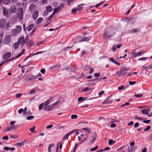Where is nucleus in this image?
<instances>
[{
  "label": "nucleus",
  "instance_id": "obj_1",
  "mask_svg": "<svg viewBox=\"0 0 152 152\" xmlns=\"http://www.w3.org/2000/svg\"><path fill=\"white\" fill-rule=\"evenodd\" d=\"M23 10L22 7H21L18 9L17 13L18 17L20 20H22L23 18Z\"/></svg>",
  "mask_w": 152,
  "mask_h": 152
},
{
  "label": "nucleus",
  "instance_id": "obj_2",
  "mask_svg": "<svg viewBox=\"0 0 152 152\" xmlns=\"http://www.w3.org/2000/svg\"><path fill=\"white\" fill-rule=\"evenodd\" d=\"M73 67L70 66H66L64 68H63L62 70V71H64L66 70L68 71V72H75L76 71L77 68L76 67H75V68H73Z\"/></svg>",
  "mask_w": 152,
  "mask_h": 152
},
{
  "label": "nucleus",
  "instance_id": "obj_3",
  "mask_svg": "<svg viewBox=\"0 0 152 152\" xmlns=\"http://www.w3.org/2000/svg\"><path fill=\"white\" fill-rule=\"evenodd\" d=\"M114 34V33L113 34H111L109 31H106L104 34L103 38L104 39H109L111 38L113 34Z\"/></svg>",
  "mask_w": 152,
  "mask_h": 152
},
{
  "label": "nucleus",
  "instance_id": "obj_4",
  "mask_svg": "<svg viewBox=\"0 0 152 152\" xmlns=\"http://www.w3.org/2000/svg\"><path fill=\"white\" fill-rule=\"evenodd\" d=\"M11 36L10 35L6 36L4 38L3 42L4 44H8L11 42Z\"/></svg>",
  "mask_w": 152,
  "mask_h": 152
},
{
  "label": "nucleus",
  "instance_id": "obj_5",
  "mask_svg": "<svg viewBox=\"0 0 152 152\" xmlns=\"http://www.w3.org/2000/svg\"><path fill=\"white\" fill-rule=\"evenodd\" d=\"M37 78V76H34L32 74L28 76L26 80H23V81L26 80L27 81H34Z\"/></svg>",
  "mask_w": 152,
  "mask_h": 152
},
{
  "label": "nucleus",
  "instance_id": "obj_6",
  "mask_svg": "<svg viewBox=\"0 0 152 152\" xmlns=\"http://www.w3.org/2000/svg\"><path fill=\"white\" fill-rule=\"evenodd\" d=\"M97 137V135L96 134L95 132H94L93 134V135H92L90 139V143L89 144H88V145H89V144L90 143H94V142L95 141Z\"/></svg>",
  "mask_w": 152,
  "mask_h": 152
},
{
  "label": "nucleus",
  "instance_id": "obj_7",
  "mask_svg": "<svg viewBox=\"0 0 152 152\" xmlns=\"http://www.w3.org/2000/svg\"><path fill=\"white\" fill-rule=\"evenodd\" d=\"M6 22V20L4 19H2L0 20V28H3L4 27Z\"/></svg>",
  "mask_w": 152,
  "mask_h": 152
},
{
  "label": "nucleus",
  "instance_id": "obj_8",
  "mask_svg": "<svg viewBox=\"0 0 152 152\" xmlns=\"http://www.w3.org/2000/svg\"><path fill=\"white\" fill-rule=\"evenodd\" d=\"M11 56V53L9 52H7L4 55L3 58L4 59L7 60Z\"/></svg>",
  "mask_w": 152,
  "mask_h": 152
},
{
  "label": "nucleus",
  "instance_id": "obj_9",
  "mask_svg": "<svg viewBox=\"0 0 152 152\" xmlns=\"http://www.w3.org/2000/svg\"><path fill=\"white\" fill-rule=\"evenodd\" d=\"M19 44L23 45L25 43V39L23 37H21L18 40V42Z\"/></svg>",
  "mask_w": 152,
  "mask_h": 152
},
{
  "label": "nucleus",
  "instance_id": "obj_10",
  "mask_svg": "<svg viewBox=\"0 0 152 152\" xmlns=\"http://www.w3.org/2000/svg\"><path fill=\"white\" fill-rule=\"evenodd\" d=\"M91 37L88 36L83 37L80 40V42H82L84 41H88L90 39Z\"/></svg>",
  "mask_w": 152,
  "mask_h": 152
},
{
  "label": "nucleus",
  "instance_id": "obj_11",
  "mask_svg": "<svg viewBox=\"0 0 152 152\" xmlns=\"http://www.w3.org/2000/svg\"><path fill=\"white\" fill-rule=\"evenodd\" d=\"M18 33L16 29H14L11 30V35L13 36H16Z\"/></svg>",
  "mask_w": 152,
  "mask_h": 152
},
{
  "label": "nucleus",
  "instance_id": "obj_12",
  "mask_svg": "<svg viewBox=\"0 0 152 152\" xmlns=\"http://www.w3.org/2000/svg\"><path fill=\"white\" fill-rule=\"evenodd\" d=\"M36 6L34 4H31L30 5L29 7L30 11V12H32L33 10H35L36 9Z\"/></svg>",
  "mask_w": 152,
  "mask_h": 152
},
{
  "label": "nucleus",
  "instance_id": "obj_13",
  "mask_svg": "<svg viewBox=\"0 0 152 152\" xmlns=\"http://www.w3.org/2000/svg\"><path fill=\"white\" fill-rule=\"evenodd\" d=\"M38 14V12L37 11L34 12L32 15L33 18L34 20H35L37 18Z\"/></svg>",
  "mask_w": 152,
  "mask_h": 152
},
{
  "label": "nucleus",
  "instance_id": "obj_14",
  "mask_svg": "<svg viewBox=\"0 0 152 152\" xmlns=\"http://www.w3.org/2000/svg\"><path fill=\"white\" fill-rule=\"evenodd\" d=\"M122 20L123 21H126L129 23H131L132 21H133L134 20V19L133 18H123L122 19Z\"/></svg>",
  "mask_w": 152,
  "mask_h": 152
},
{
  "label": "nucleus",
  "instance_id": "obj_15",
  "mask_svg": "<svg viewBox=\"0 0 152 152\" xmlns=\"http://www.w3.org/2000/svg\"><path fill=\"white\" fill-rule=\"evenodd\" d=\"M10 2V0H0V4L2 3L5 5L8 4Z\"/></svg>",
  "mask_w": 152,
  "mask_h": 152
},
{
  "label": "nucleus",
  "instance_id": "obj_16",
  "mask_svg": "<svg viewBox=\"0 0 152 152\" xmlns=\"http://www.w3.org/2000/svg\"><path fill=\"white\" fill-rule=\"evenodd\" d=\"M34 26V23H32L28 27H27V30L28 31L31 30L32 29Z\"/></svg>",
  "mask_w": 152,
  "mask_h": 152
},
{
  "label": "nucleus",
  "instance_id": "obj_17",
  "mask_svg": "<svg viewBox=\"0 0 152 152\" xmlns=\"http://www.w3.org/2000/svg\"><path fill=\"white\" fill-rule=\"evenodd\" d=\"M113 101V100L112 99H106L102 103V104L111 103Z\"/></svg>",
  "mask_w": 152,
  "mask_h": 152
},
{
  "label": "nucleus",
  "instance_id": "obj_18",
  "mask_svg": "<svg viewBox=\"0 0 152 152\" xmlns=\"http://www.w3.org/2000/svg\"><path fill=\"white\" fill-rule=\"evenodd\" d=\"M25 142L26 141L24 140L23 141L21 142H18L16 143L15 145L22 146L25 144Z\"/></svg>",
  "mask_w": 152,
  "mask_h": 152
},
{
  "label": "nucleus",
  "instance_id": "obj_19",
  "mask_svg": "<svg viewBox=\"0 0 152 152\" xmlns=\"http://www.w3.org/2000/svg\"><path fill=\"white\" fill-rule=\"evenodd\" d=\"M10 11L12 13L15 12L16 10V9L15 6H11L10 7Z\"/></svg>",
  "mask_w": 152,
  "mask_h": 152
},
{
  "label": "nucleus",
  "instance_id": "obj_20",
  "mask_svg": "<svg viewBox=\"0 0 152 152\" xmlns=\"http://www.w3.org/2000/svg\"><path fill=\"white\" fill-rule=\"evenodd\" d=\"M16 30H17L18 32L19 33L21 32L22 30V27L18 25L16 26Z\"/></svg>",
  "mask_w": 152,
  "mask_h": 152
},
{
  "label": "nucleus",
  "instance_id": "obj_21",
  "mask_svg": "<svg viewBox=\"0 0 152 152\" xmlns=\"http://www.w3.org/2000/svg\"><path fill=\"white\" fill-rule=\"evenodd\" d=\"M46 10L48 12H51L53 10V8L52 7L50 6H48L46 7Z\"/></svg>",
  "mask_w": 152,
  "mask_h": 152
},
{
  "label": "nucleus",
  "instance_id": "obj_22",
  "mask_svg": "<svg viewBox=\"0 0 152 152\" xmlns=\"http://www.w3.org/2000/svg\"><path fill=\"white\" fill-rule=\"evenodd\" d=\"M3 14L5 16H7L8 14V11L7 9L4 7L3 8Z\"/></svg>",
  "mask_w": 152,
  "mask_h": 152
},
{
  "label": "nucleus",
  "instance_id": "obj_23",
  "mask_svg": "<svg viewBox=\"0 0 152 152\" xmlns=\"http://www.w3.org/2000/svg\"><path fill=\"white\" fill-rule=\"evenodd\" d=\"M43 20V18L41 17L38 18L36 22V24H38L40 23Z\"/></svg>",
  "mask_w": 152,
  "mask_h": 152
},
{
  "label": "nucleus",
  "instance_id": "obj_24",
  "mask_svg": "<svg viewBox=\"0 0 152 152\" xmlns=\"http://www.w3.org/2000/svg\"><path fill=\"white\" fill-rule=\"evenodd\" d=\"M19 44L18 42H16L13 44L14 48L15 50L17 49L18 47Z\"/></svg>",
  "mask_w": 152,
  "mask_h": 152
},
{
  "label": "nucleus",
  "instance_id": "obj_25",
  "mask_svg": "<svg viewBox=\"0 0 152 152\" xmlns=\"http://www.w3.org/2000/svg\"><path fill=\"white\" fill-rule=\"evenodd\" d=\"M124 69V68L123 67H121L120 69V70L121 71L122 75H125L126 73L125 71H127L128 70V69L125 70Z\"/></svg>",
  "mask_w": 152,
  "mask_h": 152
},
{
  "label": "nucleus",
  "instance_id": "obj_26",
  "mask_svg": "<svg viewBox=\"0 0 152 152\" xmlns=\"http://www.w3.org/2000/svg\"><path fill=\"white\" fill-rule=\"evenodd\" d=\"M115 141H114L112 139H110L109 140L108 144L109 145H113L115 143Z\"/></svg>",
  "mask_w": 152,
  "mask_h": 152
},
{
  "label": "nucleus",
  "instance_id": "obj_27",
  "mask_svg": "<svg viewBox=\"0 0 152 152\" xmlns=\"http://www.w3.org/2000/svg\"><path fill=\"white\" fill-rule=\"evenodd\" d=\"M72 47V46L71 47H67L65 48L63 50V51H68L70 50V49Z\"/></svg>",
  "mask_w": 152,
  "mask_h": 152
},
{
  "label": "nucleus",
  "instance_id": "obj_28",
  "mask_svg": "<svg viewBox=\"0 0 152 152\" xmlns=\"http://www.w3.org/2000/svg\"><path fill=\"white\" fill-rule=\"evenodd\" d=\"M52 98V97H51L50 99L48 100H47L44 103V106H48V105L49 104L50 101L51 100V99Z\"/></svg>",
  "mask_w": 152,
  "mask_h": 152
},
{
  "label": "nucleus",
  "instance_id": "obj_29",
  "mask_svg": "<svg viewBox=\"0 0 152 152\" xmlns=\"http://www.w3.org/2000/svg\"><path fill=\"white\" fill-rule=\"evenodd\" d=\"M64 5V4H60V5L58 6L57 8L59 10H61V9L63 8Z\"/></svg>",
  "mask_w": 152,
  "mask_h": 152
},
{
  "label": "nucleus",
  "instance_id": "obj_30",
  "mask_svg": "<svg viewBox=\"0 0 152 152\" xmlns=\"http://www.w3.org/2000/svg\"><path fill=\"white\" fill-rule=\"evenodd\" d=\"M82 129L83 130L87 131L89 133H91V131L90 129L88 128H85Z\"/></svg>",
  "mask_w": 152,
  "mask_h": 152
},
{
  "label": "nucleus",
  "instance_id": "obj_31",
  "mask_svg": "<svg viewBox=\"0 0 152 152\" xmlns=\"http://www.w3.org/2000/svg\"><path fill=\"white\" fill-rule=\"evenodd\" d=\"M134 96L137 98H140L142 96V94H135L134 95Z\"/></svg>",
  "mask_w": 152,
  "mask_h": 152
},
{
  "label": "nucleus",
  "instance_id": "obj_32",
  "mask_svg": "<svg viewBox=\"0 0 152 152\" xmlns=\"http://www.w3.org/2000/svg\"><path fill=\"white\" fill-rule=\"evenodd\" d=\"M35 126H34L32 128H31L29 130L30 131L33 133H35L36 132L34 131V129H35Z\"/></svg>",
  "mask_w": 152,
  "mask_h": 152
},
{
  "label": "nucleus",
  "instance_id": "obj_33",
  "mask_svg": "<svg viewBox=\"0 0 152 152\" xmlns=\"http://www.w3.org/2000/svg\"><path fill=\"white\" fill-rule=\"evenodd\" d=\"M141 113L143 114H148V111H147L146 109H143L141 110Z\"/></svg>",
  "mask_w": 152,
  "mask_h": 152
},
{
  "label": "nucleus",
  "instance_id": "obj_34",
  "mask_svg": "<svg viewBox=\"0 0 152 152\" xmlns=\"http://www.w3.org/2000/svg\"><path fill=\"white\" fill-rule=\"evenodd\" d=\"M98 146L96 145L94 148H92L90 149V151H93L96 150L98 148Z\"/></svg>",
  "mask_w": 152,
  "mask_h": 152
},
{
  "label": "nucleus",
  "instance_id": "obj_35",
  "mask_svg": "<svg viewBox=\"0 0 152 152\" xmlns=\"http://www.w3.org/2000/svg\"><path fill=\"white\" fill-rule=\"evenodd\" d=\"M36 93V91L34 90H31L29 93V94L30 95L35 94Z\"/></svg>",
  "mask_w": 152,
  "mask_h": 152
},
{
  "label": "nucleus",
  "instance_id": "obj_36",
  "mask_svg": "<svg viewBox=\"0 0 152 152\" xmlns=\"http://www.w3.org/2000/svg\"><path fill=\"white\" fill-rule=\"evenodd\" d=\"M138 31L137 29H133L130 31V32L132 33H135L137 32Z\"/></svg>",
  "mask_w": 152,
  "mask_h": 152
},
{
  "label": "nucleus",
  "instance_id": "obj_37",
  "mask_svg": "<svg viewBox=\"0 0 152 152\" xmlns=\"http://www.w3.org/2000/svg\"><path fill=\"white\" fill-rule=\"evenodd\" d=\"M90 89H91L90 88H88V87H86V88H85L83 90L81 91L82 92H83V91L86 92V91H89V90H90Z\"/></svg>",
  "mask_w": 152,
  "mask_h": 152
},
{
  "label": "nucleus",
  "instance_id": "obj_38",
  "mask_svg": "<svg viewBox=\"0 0 152 152\" xmlns=\"http://www.w3.org/2000/svg\"><path fill=\"white\" fill-rule=\"evenodd\" d=\"M43 106H44V104H43V103H42L41 104H40L39 105V110H41Z\"/></svg>",
  "mask_w": 152,
  "mask_h": 152
},
{
  "label": "nucleus",
  "instance_id": "obj_39",
  "mask_svg": "<svg viewBox=\"0 0 152 152\" xmlns=\"http://www.w3.org/2000/svg\"><path fill=\"white\" fill-rule=\"evenodd\" d=\"M53 14H52L50 15V16L48 17L47 18V21H48L50 20L51 18H53Z\"/></svg>",
  "mask_w": 152,
  "mask_h": 152
},
{
  "label": "nucleus",
  "instance_id": "obj_40",
  "mask_svg": "<svg viewBox=\"0 0 152 152\" xmlns=\"http://www.w3.org/2000/svg\"><path fill=\"white\" fill-rule=\"evenodd\" d=\"M34 118V116H29L27 117L26 119L29 120L33 119Z\"/></svg>",
  "mask_w": 152,
  "mask_h": 152
},
{
  "label": "nucleus",
  "instance_id": "obj_41",
  "mask_svg": "<svg viewBox=\"0 0 152 152\" xmlns=\"http://www.w3.org/2000/svg\"><path fill=\"white\" fill-rule=\"evenodd\" d=\"M90 66L88 65H85L83 68L85 70H86L90 68Z\"/></svg>",
  "mask_w": 152,
  "mask_h": 152
},
{
  "label": "nucleus",
  "instance_id": "obj_42",
  "mask_svg": "<svg viewBox=\"0 0 152 152\" xmlns=\"http://www.w3.org/2000/svg\"><path fill=\"white\" fill-rule=\"evenodd\" d=\"M151 126L150 125H148L146 128L144 129V131H146L149 130L151 129Z\"/></svg>",
  "mask_w": 152,
  "mask_h": 152
},
{
  "label": "nucleus",
  "instance_id": "obj_43",
  "mask_svg": "<svg viewBox=\"0 0 152 152\" xmlns=\"http://www.w3.org/2000/svg\"><path fill=\"white\" fill-rule=\"evenodd\" d=\"M137 115H135L134 117V118L135 119H138L139 120H141V121H142L143 120V119H142V118H141L137 117Z\"/></svg>",
  "mask_w": 152,
  "mask_h": 152
},
{
  "label": "nucleus",
  "instance_id": "obj_44",
  "mask_svg": "<svg viewBox=\"0 0 152 152\" xmlns=\"http://www.w3.org/2000/svg\"><path fill=\"white\" fill-rule=\"evenodd\" d=\"M48 107L49 109L50 110V111L52 109V108L54 107V105L53 104L48 106Z\"/></svg>",
  "mask_w": 152,
  "mask_h": 152
},
{
  "label": "nucleus",
  "instance_id": "obj_45",
  "mask_svg": "<svg viewBox=\"0 0 152 152\" xmlns=\"http://www.w3.org/2000/svg\"><path fill=\"white\" fill-rule=\"evenodd\" d=\"M110 60L111 62H112L113 63H115L116 62V61L115 60V59L113 58H110Z\"/></svg>",
  "mask_w": 152,
  "mask_h": 152
},
{
  "label": "nucleus",
  "instance_id": "obj_46",
  "mask_svg": "<svg viewBox=\"0 0 152 152\" xmlns=\"http://www.w3.org/2000/svg\"><path fill=\"white\" fill-rule=\"evenodd\" d=\"M77 115H73L71 116V118L72 119H74L77 118Z\"/></svg>",
  "mask_w": 152,
  "mask_h": 152
},
{
  "label": "nucleus",
  "instance_id": "obj_47",
  "mask_svg": "<svg viewBox=\"0 0 152 152\" xmlns=\"http://www.w3.org/2000/svg\"><path fill=\"white\" fill-rule=\"evenodd\" d=\"M143 54V52H140L135 54V56H141Z\"/></svg>",
  "mask_w": 152,
  "mask_h": 152
},
{
  "label": "nucleus",
  "instance_id": "obj_48",
  "mask_svg": "<svg viewBox=\"0 0 152 152\" xmlns=\"http://www.w3.org/2000/svg\"><path fill=\"white\" fill-rule=\"evenodd\" d=\"M97 81H99L98 79H95L88 81L89 82H96Z\"/></svg>",
  "mask_w": 152,
  "mask_h": 152
},
{
  "label": "nucleus",
  "instance_id": "obj_49",
  "mask_svg": "<svg viewBox=\"0 0 152 152\" xmlns=\"http://www.w3.org/2000/svg\"><path fill=\"white\" fill-rule=\"evenodd\" d=\"M7 130L6 132L8 131H10L12 129H13V127H12V126H11L10 127H7Z\"/></svg>",
  "mask_w": 152,
  "mask_h": 152
},
{
  "label": "nucleus",
  "instance_id": "obj_50",
  "mask_svg": "<svg viewBox=\"0 0 152 152\" xmlns=\"http://www.w3.org/2000/svg\"><path fill=\"white\" fill-rule=\"evenodd\" d=\"M44 109L46 111H50V110L49 109L47 106H44Z\"/></svg>",
  "mask_w": 152,
  "mask_h": 152
},
{
  "label": "nucleus",
  "instance_id": "obj_51",
  "mask_svg": "<svg viewBox=\"0 0 152 152\" xmlns=\"http://www.w3.org/2000/svg\"><path fill=\"white\" fill-rule=\"evenodd\" d=\"M147 57L142 58L138 59V60H139V61H144V60H146L147 59Z\"/></svg>",
  "mask_w": 152,
  "mask_h": 152
},
{
  "label": "nucleus",
  "instance_id": "obj_52",
  "mask_svg": "<svg viewBox=\"0 0 152 152\" xmlns=\"http://www.w3.org/2000/svg\"><path fill=\"white\" fill-rule=\"evenodd\" d=\"M78 130H78V129H75V130H72V131H71L70 132H69L68 133H67L66 134L68 136H69V135L72 133H73V132H74L75 131H76Z\"/></svg>",
  "mask_w": 152,
  "mask_h": 152
},
{
  "label": "nucleus",
  "instance_id": "obj_53",
  "mask_svg": "<svg viewBox=\"0 0 152 152\" xmlns=\"http://www.w3.org/2000/svg\"><path fill=\"white\" fill-rule=\"evenodd\" d=\"M78 130H78V129H75V130H72V131H71L70 132H69L68 133H67L66 134L68 136H69V135L72 133H73V132H74L75 131H76Z\"/></svg>",
  "mask_w": 152,
  "mask_h": 152
},
{
  "label": "nucleus",
  "instance_id": "obj_54",
  "mask_svg": "<svg viewBox=\"0 0 152 152\" xmlns=\"http://www.w3.org/2000/svg\"><path fill=\"white\" fill-rule=\"evenodd\" d=\"M14 59V58H12V59L10 60H6L5 61H3V62H2V63H1V64L2 65H3V64H4L5 63V62H8V61H11V60H13Z\"/></svg>",
  "mask_w": 152,
  "mask_h": 152
},
{
  "label": "nucleus",
  "instance_id": "obj_55",
  "mask_svg": "<svg viewBox=\"0 0 152 152\" xmlns=\"http://www.w3.org/2000/svg\"><path fill=\"white\" fill-rule=\"evenodd\" d=\"M125 89L124 87V86H120L118 88V89L119 90H123Z\"/></svg>",
  "mask_w": 152,
  "mask_h": 152
},
{
  "label": "nucleus",
  "instance_id": "obj_56",
  "mask_svg": "<svg viewBox=\"0 0 152 152\" xmlns=\"http://www.w3.org/2000/svg\"><path fill=\"white\" fill-rule=\"evenodd\" d=\"M59 11V10L57 8H56L54 9V11L53 14H54L57 12Z\"/></svg>",
  "mask_w": 152,
  "mask_h": 152
},
{
  "label": "nucleus",
  "instance_id": "obj_57",
  "mask_svg": "<svg viewBox=\"0 0 152 152\" xmlns=\"http://www.w3.org/2000/svg\"><path fill=\"white\" fill-rule=\"evenodd\" d=\"M22 96V94L20 93H19L16 95V98H19Z\"/></svg>",
  "mask_w": 152,
  "mask_h": 152
},
{
  "label": "nucleus",
  "instance_id": "obj_58",
  "mask_svg": "<svg viewBox=\"0 0 152 152\" xmlns=\"http://www.w3.org/2000/svg\"><path fill=\"white\" fill-rule=\"evenodd\" d=\"M128 151L129 152H132V151H134L133 148L132 147L130 148L129 147L128 149Z\"/></svg>",
  "mask_w": 152,
  "mask_h": 152
},
{
  "label": "nucleus",
  "instance_id": "obj_59",
  "mask_svg": "<svg viewBox=\"0 0 152 152\" xmlns=\"http://www.w3.org/2000/svg\"><path fill=\"white\" fill-rule=\"evenodd\" d=\"M150 121L151 120H144L143 121V122L145 123L149 124L150 123Z\"/></svg>",
  "mask_w": 152,
  "mask_h": 152
},
{
  "label": "nucleus",
  "instance_id": "obj_60",
  "mask_svg": "<svg viewBox=\"0 0 152 152\" xmlns=\"http://www.w3.org/2000/svg\"><path fill=\"white\" fill-rule=\"evenodd\" d=\"M139 126V124L137 122L136 123L134 126V128H137Z\"/></svg>",
  "mask_w": 152,
  "mask_h": 152
},
{
  "label": "nucleus",
  "instance_id": "obj_61",
  "mask_svg": "<svg viewBox=\"0 0 152 152\" xmlns=\"http://www.w3.org/2000/svg\"><path fill=\"white\" fill-rule=\"evenodd\" d=\"M136 83V82L135 81L132 82L131 81H129V84L130 85H132L133 84H135Z\"/></svg>",
  "mask_w": 152,
  "mask_h": 152
},
{
  "label": "nucleus",
  "instance_id": "obj_62",
  "mask_svg": "<svg viewBox=\"0 0 152 152\" xmlns=\"http://www.w3.org/2000/svg\"><path fill=\"white\" fill-rule=\"evenodd\" d=\"M10 22H9L7 23V27L6 28V29H8L9 28V27L10 28Z\"/></svg>",
  "mask_w": 152,
  "mask_h": 152
},
{
  "label": "nucleus",
  "instance_id": "obj_63",
  "mask_svg": "<svg viewBox=\"0 0 152 152\" xmlns=\"http://www.w3.org/2000/svg\"><path fill=\"white\" fill-rule=\"evenodd\" d=\"M23 111V109L22 108L20 109L18 111V113L19 114H20L22 113Z\"/></svg>",
  "mask_w": 152,
  "mask_h": 152
},
{
  "label": "nucleus",
  "instance_id": "obj_64",
  "mask_svg": "<svg viewBox=\"0 0 152 152\" xmlns=\"http://www.w3.org/2000/svg\"><path fill=\"white\" fill-rule=\"evenodd\" d=\"M54 146V144L53 143H52L50 144L49 145L48 147V148H52Z\"/></svg>",
  "mask_w": 152,
  "mask_h": 152
}]
</instances>
